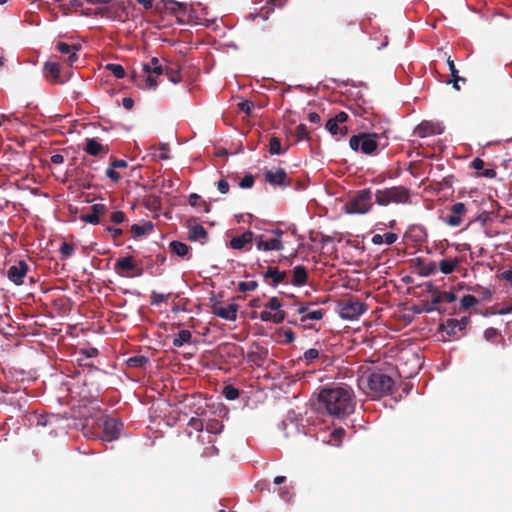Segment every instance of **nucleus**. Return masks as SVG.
Listing matches in <instances>:
<instances>
[{
  "mask_svg": "<svg viewBox=\"0 0 512 512\" xmlns=\"http://www.w3.org/2000/svg\"><path fill=\"white\" fill-rule=\"evenodd\" d=\"M353 391L347 386L323 388L317 398L318 409L334 417H344L354 411Z\"/></svg>",
  "mask_w": 512,
  "mask_h": 512,
  "instance_id": "f257e3e1",
  "label": "nucleus"
},
{
  "mask_svg": "<svg viewBox=\"0 0 512 512\" xmlns=\"http://www.w3.org/2000/svg\"><path fill=\"white\" fill-rule=\"evenodd\" d=\"M307 277V269L301 265L294 267L290 271H280L278 267H269L263 273V278L269 286H277L279 284L302 286L306 284Z\"/></svg>",
  "mask_w": 512,
  "mask_h": 512,
  "instance_id": "f03ea898",
  "label": "nucleus"
},
{
  "mask_svg": "<svg viewBox=\"0 0 512 512\" xmlns=\"http://www.w3.org/2000/svg\"><path fill=\"white\" fill-rule=\"evenodd\" d=\"M336 312L343 320H357L366 310L364 301L352 295L342 296L336 304Z\"/></svg>",
  "mask_w": 512,
  "mask_h": 512,
  "instance_id": "7ed1b4c3",
  "label": "nucleus"
},
{
  "mask_svg": "<svg viewBox=\"0 0 512 512\" xmlns=\"http://www.w3.org/2000/svg\"><path fill=\"white\" fill-rule=\"evenodd\" d=\"M374 197L380 206L407 204L410 202V190L404 186H393L376 190Z\"/></svg>",
  "mask_w": 512,
  "mask_h": 512,
  "instance_id": "20e7f679",
  "label": "nucleus"
},
{
  "mask_svg": "<svg viewBox=\"0 0 512 512\" xmlns=\"http://www.w3.org/2000/svg\"><path fill=\"white\" fill-rule=\"evenodd\" d=\"M373 192L370 188L356 191L346 202L345 211L349 214H366L373 207Z\"/></svg>",
  "mask_w": 512,
  "mask_h": 512,
  "instance_id": "39448f33",
  "label": "nucleus"
},
{
  "mask_svg": "<svg viewBox=\"0 0 512 512\" xmlns=\"http://www.w3.org/2000/svg\"><path fill=\"white\" fill-rule=\"evenodd\" d=\"M418 297H423L426 301V305L422 310H426V313L433 311L444 312L442 308L443 303H452L456 300V295L452 291L445 290H427V293H421Z\"/></svg>",
  "mask_w": 512,
  "mask_h": 512,
  "instance_id": "423d86ee",
  "label": "nucleus"
},
{
  "mask_svg": "<svg viewBox=\"0 0 512 512\" xmlns=\"http://www.w3.org/2000/svg\"><path fill=\"white\" fill-rule=\"evenodd\" d=\"M377 138L378 134L376 133H359L350 138L349 146L356 152L372 155L377 151L379 146Z\"/></svg>",
  "mask_w": 512,
  "mask_h": 512,
  "instance_id": "0eeeda50",
  "label": "nucleus"
},
{
  "mask_svg": "<svg viewBox=\"0 0 512 512\" xmlns=\"http://www.w3.org/2000/svg\"><path fill=\"white\" fill-rule=\"evenodd\" d=\"M368 387L375 396L388 395L393 392L394 380L387 374L374 372L369 375Z\"/></svg>",
  "mask_w": 512,
  "mask_h": 512,
  "instance_id": "6e6552de",
  "label": "nucleus"
},
{
  "mask_svg": "<svg viewBox=\"0 0 512 512\" xmlns=\"http://www.w3.org/2000/svg\"><path fill=\"white\" fill-rule=\"evenodd\" d=\"M155 11L158 13L166 12L175 16L179 23L188 21V4L175 0H161L155 5Z\"/></svg>",
  "mask_w": 512,
  "mask_h": 512,
  "instance_id": "1a4fd4ad",
  "label": "nucleus"
},
{
  "mask_svg": "<svg viewBox=\"0 0 512 512\" xmlns=\"http://www.w3.org/2000/svg\"><path fill=\"white\" fill-rule=\"evenodd\" d=\"M211 311L214 315L228 321H235L237 319L238 304L234 301L224 304L218 300V296L213 292L210 297Z\"/></svg>",
  "mask_w": 512,
  "mask_h": 512,
  "instance_id": "9d476101",
  "label": "nucleus"
},
{
  "mask_svg": "<svg viewBox=\"0 0 512 512\" xmlns=\"http://www.w3.org/2000/svg\"><path fill=\"white\" fill-rule=\"evenodd\" d=\"M165 65H162L157 57H153L149 63L143 64V72L146 74L145 86L150 89H155L158 82L152 74L163 75Z\"/></svg>",
  "mask_w": 512,
  "mask_h": 512,
  "instance_id": "9b49d317",
  "label": "nucleus"
},
{
  "mask_svg": "<svg viewBox=\"0 0 512 512\" xmlns=\"http://www.w3.org/2000/svg\"><path fill=\"white\" fill-rule=\"evenodd\" d=\"M100 421L103 427V439L105 441H114L120 437L123 428L121 421L109 416H103Z\"/></svg>",
  "mask_w": 512,
  "mask_h": 512,
  "instance_id": "f8f14e48",
  "label": "nucleus"
},
{
  "mask_svg": "<svg viewBox=\"0 0 512 512\" xmlns=\"http://www.w3.org/2000/svg\"><path fill=\"white\" fill-rule=\"evenodd\" d=\"M466 212L465 204L457 202L451 206L450 213L444 218V222L451 227H457L462 223L463 216Z\"/></svg>",
  "mask_w": 512,
  "mask_h": 512,
  "instance_id": "ddd939ff",
  "label": "nucleus"
},
{
  "mask_svg": "<svg viewBox=\"0 0 512 512\" xmlns=\"http://www.w3.org/2000/svg\"><path fill=\"white\" fill-rule=\"evenodd\" d=\"M348 120V114L341 111L337 113L334 117L330 118L326 122V129L332 134L336 135L338 133L345 135L347 134V127L346 126H339L340 124L345 123Z\"/></svg>",
  "mask_w": 512,
  "mask_h": 512,
  "instance_id": "4468645a",
  "label": "nucleus"
},
{
  "mask_svg": "<svg viewBox=\"0 0 512 512\" xmlns=\"http://www.w3.org/2000/svg\"><path fill=\"white\" fill-rule=\"evenodd\" d=\"M265 180L273 186L287 187L291 185V180L283 168L277 169L275 172L268 170L264 173Z\"/></svg>",
  "mask_w": 512,
  "mask_h": 512,
  "instance_id": "2eb2a0df",
  "label": "nucleus"
},
{
  "mask_svg": "<svg viewBox=\"0 0 512 512\" xmlns=\"http://www.w3.org/2000/svg\"><path fill=\"white\" fill-rule=\"evenodd\" d=\"M28 269L29 266L25 261H18L8 269L7 276L15 285H21Z\"/></svg>",
  "mask_w": 512,
  "mask_h": 512,
  "instance_id": "dca6fc26",
  "label": "nucleus"
},
{
  "mask_svg": "<svg viewBox=\"0 0 512 512\" xmlns=\"http://www.w3.org/2000/svg\"><path fill=\"white\" fill-rule=\"evenodd\" d=\"M81 46L79 44L70 45L65 42H58L55 45V49L63 55H68L66 62L72 66L77 60L78 55L77 52L80 50Z\"/></svg>",
  "mask_w": 512,
  "mask_h": 512,
  "instance_id": "f3484780",
  "label": "nucleus"
},
{
  "mask_svg": "<svg viewBox=\"0 0 512 512\" xmlns=\"http://www.w3.org/2000/svg\"><path fill=\"white\" fill-rule=\"evenodd\" d=\"M107 211V208L104 204L96 203L90 207V212L81 215V220L93 225H97L100 223V216L104 215Z\"/></svg>",
  "mask_w": 512,
  "mask_h": 512,
  "instance_id": "a211bd4d",
  "label": "nucleus"
},
{
  "mask_svg": "<svg viewBox=\"0 0 512 512\" xmlns=\"http://www.w3.org/2000/svg\"><path fill=\"white\" fill-rule=\"evenodd\" d=\"M442 129L438 124H434L430 121H422L414 129V134L420 138H425L431 135L441 134Z\"/></svg>",
  "mask_w": 512,
  "mask_h": 512,
  "instance_id": "6ab92c4d",
  "label": "nucleus"
},
{
  "mask_svg": "<svg viewBox=\"0 0 512 512\" xmlns=\"http://www.w3.org/2000/svg\"><path fill=\"white\" fill-rule=\"evenodd\" d=\"M256 246L258 250L263 251H281L284 248L282 241L279 238H270L265 240L262 235L256 238Z\"/></svg>",
  "mask_w": 512,
  "mask_h": 512,
  "instance_id": "aec40b11",
  "label": "nucleus"
},
{
  "mask_svg": "<svg viewBox=\"0 0 512 512\" xmlns=\"http://www.w3.org/2000/svg\"><path fill=\"white\" fill-rule=\"evenodd\" d=\"M135 269L136 265L134 263L133 257L131 256L120 258L115 263V270L120 274L131 276L133 275Z\"/></svg>",
  "mask_w": 512,
  "mask_h": 512,
  "instance_id": "412c9836",
  "label": "nucleus"
},
{
  "mask_svg": "<svg viewBox=\"0 0 512 512\" xmlns=\"http://www.w3.org/2000/svg\"><path fill=\"white\" fill-rule=\"evenodd\" d=\"M256 349L247 353V362L260 367L267 358L268 351L255 344Z\"/></svg>",
  "mask_w": 512,
  "mask_h": 512,
  "instance_id": "4be33fe9",
  "label": "nucleus"
},
{
  "mask_svg": "<svg viewBox=\"0 0 512 512\" xmlns=\"http://www.w3.org/2000/svg\"><path fill=\"white\" fill-rule=\"evenodd\" d=\"M253 232L245 231L241 235L235 236L230 240V247L235 250H242L246 245L253 241Z\"/></svg>",
  "mask_w": 512,
  "mask_h": 512,
  "instance_id": "5701e85b",
  "label": "nucleus"
},
{
  "mask_svg": "<svg viewBox=\"0 0 512 512\" xmlns=\"http://www.w3.org/2000/svg\"><path fill=\"white\" fill-rule=\"evenodd\" d=\"M253 318L258 317L263 322H273L275 324H279L284 321L286 317L285 312H272L267 308L259 313V315H253Z\"/></svg>",
  "mask_w": 512,
  "mask_h": 512,
  "instance_id": "b1692460",
  "label": "nucleus"
},
{
  "mask_svg": "<svg viewBox=\"0 0 512 512\" xmlns=\"http://www.w3.org/2000/svg\"><path fill=\"white\" fill-rule=\"evenodd\" d=\"M84 150L91 156H98L101 153H107L108 147L102 145L96 138H88Z\"/></svg>",
  "mask_w": 512,
  "mask_h": 512,
  "instance_id": "393cba45",
  "label": "nucleus"
},
{
  "mask_svg": "<svg viewBox=\"0 0 512 512\" xmlns=\"http://www.w3.org/2000/svg\"><path fill=\"white\" fill-rule=\"evenodd\" d=\"M484 165V161L480 158H475L471 163V166L477 171L478 176L490 179L495 178L497 175L496 170L493 168L484 169Z\"/></svg>",
  "mask_w": 512,
  "mask_h": 512,
  "instance_id": "a878e982",
  "label": "nucleus"
},
{
  "mask_svg": "<svg viewBox=\"0 0 512 512\" xmlns=\"http://www.w3.org/2000/svg\"><path fill=\"white\" fill-rule=\"evenodd\" d=\"M44 76L50 81H58L60 77V65L54 61H47L43 68Z\"/></svg>",
  "mask_w": 512,
  "mask_h": 512,
  "instance_id": "bb28decb",
  "label": "nucleus"
},
{
  "mask_svg": "<svg viewBox=\"0 0 512 512\" xmlns=\"http://www.w3.org/2000/svg\"><path fill=\"white\" fill-rule=\"evenodd\" d=\"M59 420L57 415L54 414H38L34 413L32 421L35 422L36 426H52L55 422Z\"/></svg>",
  "mask_w": 512,
  "mask_h": 512,
  "instance_id": "cd10ccee",
  "label": "nucleus"
},
{
  "mask_svg": "<svg viewBox=\"0 0 512 512\" xmlns=\"http://www.w3.org/2000/svg\"><path fill=\"white\" fill-rule=\"evenodd\" d=\"M405 238L415 243H422L426 239L425 230L420 226H412L406 233Z\"/></svg>",
  "mask_w": 512,
  "mask_h": 512,
  "instance_id": "c85d7f7f",
  "label": "nucleus"
},
{
  "mask_svg": "<svg viewBox=\"0 0 512 512\" xmlns=\"http://www.w3.org/2000/svg\"><path fill=\"white\" fill-rule=\"evenodd\" d=\"M459 259L458 258H449V259H442L440 260L439 264H437V268L443 273V274H450L459 265Z\"/></svg>",
  "mask_w": 512,
  "mask_h": 512,
  "instance_id": "c756f323",
  "label": "nucleus"
},
{
  "mask_svg": "<svg viewBox=\"0 0 512 512\" xmlns=\"http://www.w3.org/2000/svg\"><path fill=\"white\" fill-rule=\"evenodd\" d=\"M192 339V333L189 330H180L173 339L174 347H181L184 344H190Z\"/></svg>",
  "mask_w": 512,
  "mask_h": 512,
  "instance_id": "7c9ffc66",
  "label": "nucleus"
},
{
  "mask_svg": "<svg viewBox=\"0 0 512 512\" xmlns=\"http://www.w3.org/2000/svg\"><path fill=\"white\" fill-rule=\"evenodd\" d=\"M417 262H418L419 273L423 276H428V275L434 274L438 269L436 262L430 261V262L426 263L420 258L417 259Z\"/></svg>",
  "mask_w": 512,
  "mask_h": 512,
  "instance_id": "2f4dec72",
  "label": "nucleus"
},
{
  "mask_svg": "<svg viewBox=\"0 0 512 512\" xmlns=\"http://www.w3.org/2000/svg\"><path fill=\"white\" fill-rule=\"evenodd\" d=\"M447 64H448V66H449V70H450V72H451V76H452V80H451V81H449V83H452V84H453V87H454L456 90H460V87H459L458 83H459L460 81H462V82H464V83H465V82H466V79H465V78H463V77H460V76L458 75V70L456 69L455 64H454V61L451 59V57H448V59H447Z\"/></svg>",
  "mask_w": 512,
  "mask_h": 512,
  "instance_id": "473e14b6",
  "label": "nucleus"
},
{
  "mask_svg": "<svg viewBox=\"0 0 512 512\" xmlns=\"http://www.w3.org/2000/svg\"><path fill=\"white\" fill-rule=\"evenodd\" d=\"M154 229V226L151 222H146L142 225L140 224H133L131 226V232L134 235V237H140L147 233L152 232Z\"/></svg>",
  "mask_w": 512,
  "mask_h": 512,
  "instance_id": "72a5a7b5",
  "label": "nucleus"
},
{
  "mask_svg": "<svg viewBox=\"0 0 512 512\" xmlns=\"http://www.w3.org/2000/svg\"><path fill=\"white\" fill-rule=\"evenodd\" d=\"M458 326H460V322L457 319L449 318L444 324H441L440 330L445 331L449 336H454Z\"/></svg>",
  "mask_w": 512,
  "mask_h": 512,
  "instance_id": "f704fd0d",
  "label": "nucleus"
},
{
  "mask_svg": "<svg viewBox=\"0 0 512 512\" xmlns=\"http://www.w3.org/2000/svg\"><path fill=\"white\" fill-rule=\"evenodd\" d=\"M163 75H166L169 81L174 84H178L182 81V77L179 69H175L169 65H165V71Z\"/></svg>",
  "mask_w": 512,
  "mask_h": 512,
  "instance_id": "c9c22d12",
  "label": "nucleus"
},
{
  "mask_svg": "<svg viewBox=\"0 0 512 512\" xmlns=\"http://www.w3.org/2000/svg\"><path fill=\"white\" fill-rule=\"evenodd\" d=\"M169 247L173 253L181 257L187 255L189 251V247L185 243L176 240L170 242Z\"/></svg>",
  "mask_w": 512,
  "mask_h": 512,
  "instance_id": "e433bc0d",
  "label": "nucleus"
},
{
  "mask_svg": "<svg viewBox=\"0 0 512 512\" xmlns=\"http://www.w3.org/2000/svg\"><path fill=\"white\" fill-rule=\"evenodd\" d=\"M148 363V358L143 355H135L127 359L126 364L131 368H141Z\"/></svg>",
  "mask_w": 512,
  "mask_h": 512,
  "instance_id": "4c0bfd02",
  "label": "nucleus"
},
{
  "mask_svg": "<svg viewBox=\"0 0 512 512\" xmlns=\"http://www.w3.org/2000/svg\"><path fill=\"white\" fill-rule=\"evenodd\" d=\"M207 236L206 229L201 225L193 226L189 231V239L196 241L200 239H204Z\"/></svg>",
  "mask_w": 512,
  "mask_h": 512,
  "instance_id": "58836bf2",
  "label": "nucleus"
},
{
  "mask_svg": "<svg viewBox=\"0 0 512 512\" xmlns=\"http://www.w3.org/2000/svg\"><path fill=\"white\" fill-rule=\"evenodd\" d=\"M205 428L207 432L217 435L223 431L224 425L217 419H210Z\"/></svg>",
  "mask_w": 512,
  "mask_h": 512,
  "instance_id": "ea45409f",
  "label": "nucleus"
},
{
  "mask_svg": "<svg viewBox=\"0 0 512 512\" xmlns=\"http://www.w3.org/2000/svg\"><path fill=\"white\" fill-rule=\"evenodd\" d=\"M269 153L271 155H281L285 150L281 147V140L278 137H271L269 141Z\"/></svg>",
  "mask_w": 512,
  "mask_h": 512,
  "instance_id": "a19ab883",
  "label": "nucleus"
},
{
  "mask_svg": "<svg viewBox=\"0 0 512 512\" xmlns=\"http://www.w3.org/2000/svg\"><path fill=\"white\" fill-rule=\"evenodd\" d=\"M324 316V311L322 309L308 311L307 314H304L300 317V323H306L308 320H321Z\"/></svg>",
  "mask_w": 512,
  "mask_h": 512,
  "instance_id": "79ce46f5",
  "label": "nucleus"
},
{
  "mask_svg": "<svg viewBox=\"0 0 512 512\" xmlns=\"http://www.w3.org/2000/svg\"><path fill=\"white\" fill-rule=\"evenodd\" d=\"M105 69L110 71L117 79H122L126 75L124 67L120 64L109 63L105 66Z\"/></svg>",
  "mask_w": 512,
  "mask_h": 512,
  "instance_id": "37998d69",
  "label": "nucleus"
},
{
  "mask_svg": "<svg viewBox=\"0 0 512 512\" xmlns=\"http://www.w3.org/2000/svg\"><path fill=\"white\" fill-rule=\"evenodd\" d=\"M189 204L193 207L202 205L204 207L203 211L205 213H208L210 211V205L208 203H206L205 201H203L201 199V196L196 193H192L189 196Z\"/></svg>",
  "mask_w": 512,
  "mask_h": 512,
  "instance_id": "c03bdc74",
  "label": "nucleus"
},
{
  "mask_svg": "<svg viewBox=\"0 0 512 512\" xmlns=\"http://www.w3.org/2000/svg\"><path fill=\"white\" fill-rule=\"evenodd\" d=\"M263 306L272 312H285L284 310L281 309L282 302L277 297L270 298L268 302Z\"/></svg>",
  "mask_w": 512,
  "mask_h": 512,
  "instance_id": "a18cd8bd",
  "label": "nucleus"
},
{
  "mask_svg": "<svg viewBox=\"0 0 512 512\" xmlns=\"http://www.w3.org/2000/svg\"><path fill=\"white\" fill-rule=\"evenodd\" d=\"M222 394L227 400H235L240 395L239 390L232 385H226L223 388Z\"/></svg>",
  "mask_w": 512,
  "mask_h": 512,
  "instance_id": "49530a36",
  "label": "nucleus"
},
{
  "mask_svg": "<svg viewBox=\"0 0 512 512\" xmlns=\"http://www.w3.org/2000/svg\"><path fill=\"white\" fill-rule=\"evenodd\" d=\"M294 136L296 138V141H302V140L309 139V131H308L306 125L299 124L295 128Z\"/></svg>",
  "mask_w": 512,
  "mask_h": 512,
  "instance_id": "de8ad7c7",
  "label": "nucleus"
},
{
  "mask_svg": "<svg viewBox=\"0 0 512 512\" xmlns=\"http://www.w3.org/2000/svg\"><path fill=\"white\" fill-rule=\"evenodd\" d=\"M74 245L68 242H63L60 246V254L62 259H67L74 253Z\"/></svg>",
  "mask_w": 512,
  "mask_h": 512,
  "instance_id": "09e8293b",
  "label": "nucleus"
},
{
  "mask_svg": "<svg viewBox=\"0 0 512 512\" xmlns=\"http://www.w3.org/2000/svg\"><path fill=\"white\" fill-rule=\"evenodd\" d=\"M237 106L241 112H244L247 115H251L252 110L254 108V103L249 100H243L239 102Z\"/></svg>",
  "mask_w": 512,
  "mask_h": 512,
  "instance_id": "8fccbe9b",
  "label": "nucleus"
},
{
  "mask_svg": "<svg viewBox=\"0 0 512 512\" xmlns=\"http://www.w3.org/2000/svg\"><path fill=\"white\" fill-rule=\"evenodd\" d=\"M478 303V300L472 295H465L461 299V306L463 309H469Z\"/></svg>",
  "mask_w": 512,
  "mask_h": 512,
  "instance_id": "3c124183",
  "label": "nucleus"
},
{
  "mask_svg": "<svg viewBox=\"0 0 512 512\" xmlns=\"http://www.w3.org/2000/svg\"><path fill=\"white\" fill-rule=\"evenodd\" d=\"M255 183L254 176L251 174L245 175L239 182L240 188L249 189L252 188Z\"/></svg>",
  "mask_w": 512,
  "mask_h": 512,
  "instance_id": "603ef678",
  "label": "nucleus"
},
{
  "mask_svg": "<svg viewBox=\"0 0 512 512\" xmlns=\"http://www.w3.org/2000/svg\"><path fill=\"white\" fill-rule=\"evenodd\" d=\"M171 296V293H168L166 295L153 292L151 297V304L152 305H159L162 302L166 301Z\"/></svg>",
  "mask_w": 512,
  "mask_h": 512,
  "instance_id": "864d4df0",
  "label": "nucleus"
},
{
  "mask_svg": "<svg viewBox=\"0 0 512 512\" xmlns=\"http://www.w3.org/2000/svg\"><path fill=\"white\" fill-rule=\"evenodd\" d=\"M188 426L195 429L198 432H201L204 429L203 421L197 417H192L188 422Z\"/></svg>",
  "mask_w": 512,
  "mask_h": 512,
  "instance_id": "5fc2aeb1",
  "label": "nucleus"
},
{
  "mask_svg": "<svg viewBox=\"0 0 512 512\" xmlns=\"http://www.w3.org/2000/svg\"><path fill=\"white\" fill-rule=\"evenodd\" d=\"M110 220L114 224H121L126 220V215L123 211H114L110 216Z\"/></svg>",
  "mask_w": 512,
  "mask_h": 512,
  "instance_id": "6e6d98bb",
  "label": "nucleus"
},
{
  "mask_svg": "<svg viewBox=\"0 0 512 512\" xmlns=\"http://www.w3.org/2000/svg\"><path fill=\"white\" fill-rule=\"evenodd\" d=\"M219 454V450L215 445H210L206 448H204L202 452V457H213Z\"/></svg>",
  "mask_w": 512,
  "mask_h": 512,
  "instance_id": "4d7b16f0",
  "label": "nucleus"
},
{
  "mask_svg": "<svg viewBox=\"0 0 512 512\" xmlns=\"http://www.w3.org/2000/svg\"><path fill=\"white\" fill-rule=\"evenodd\" d=\"M106 176L115 183L121 179V175L116 171V168H113V166L106 170Z\"/></svg>",
  "mask_w": 512,
  "mask_h": 512,
  "instance_id": "13d9d810",
  "label": "nucleus"
},
{
  "mask_svg": "<svg viewBox=\"0 0 512 512\" xmlns=\"http://www.w3.org/2000/svg\"><path fill=\"white\" fill-rule=\"evenodd\" d=\"M159 150L161 151L159 158L161 160L169 159V145L167 143H160Z\"/></svg>",
  "mask_w": 512,
  "mask_h": 512,
  "instance_id": "bf43d9fd",
  "label": "nucleus"
},
{
  "mask_svg": "<svg viewBox=\"0 0 512 512\" xmlns=\"http://www.w3.org/2000/svg\"><path fill=\"white\" fill-rule=\"evenodd\" d=\"M319 357V351L317 349L311 348L305 351L304 358L308 361H313Z\"/></svg>",
  "mask_w": 512,
  "mask_h": 512,
  "instance_id": "052dcab7",
  "label": "nucleus"
},
{
  "mask_svg": "<svg viewBox=\"0 0 512 512\" xmlns=\"http://www.w3.org/2000/svg\"><path fill=\"white\" fill-rule=\"evenodd\" d=\"M497 336H498V330L493 327L486 329L484 332V337L488 341L494 340Z\"/></svg>",
  "mask_w": 512,
  "mask_h": 512,
  "instance_id": "680f3d73",
  "label": "nucleus"
},
{
  "mask_svg": "<svg viewBox=\"0 0 512 512\" xmlns=\"http://www.w3.org/2000/svg\"><path fill=\"white\" fill-rule=\"evenodd\" d=\"M229 187V183L225 179H220L217 183V189L222 194L228 193Z\"/></svg>",
  "mask_w": 512,
  "mask_h": 512,
  "instance_id": "e2e57ef3",
  "label": "nucleus"
},
{
  "mask_svg": "<svg viewBox=\"0 0 512 512\" xmlns=\"http://www.w3.org/2000/svg\"><path fill=\"white\" fill-rule=\"evenodd\" d=\"M106 231L111 233V236H112L113 240H117L123 234L122 229L114 228V227H111V226H107L106 227Z\"/></svg>",
  "mask_w": 512,
  "mask_h": 512,
  "instance_id": "0e129e2a",
  "label": "nucleus"
},
{
  "mask_svg": "<svg viewBox=\"0 0 512 512\" xmlns=\"http://www.w3.org/2000/svg\"><path fill=\"white\" fill-rule=\"evenodd\" d=\"M499 279L505 280L512 285V270H505L497 274Z\"/></svg>",
  "mask_w": 512,
  "mask_h": 512,
  "instance_id": "69168bd1",
  "label": "nucleus"
},
{
  "mask_svg": "<svg viewBox=\"0 0 512 512\" xmlns=\"http://www.w3.org/2000/svg\"><path fill=\"white\" fill-rule=\"evenodd\" d=\"M383 239L387 245H391L397 241L398 236H397V234L390 232V233L384 234Z\"/></svg>",
  "mask_w": 512,
  "mask_h": 512,
  "instance_id": "338daca9",
  "label": "nucleus"
},
{
  "mask_svg": "<svg viewBox=\"0 0 512 512\" xmlns=\"http://www.w3.org/2000/svg\"><path fill=\"white\" fill-rule=\"evenodd\" d=\"M81 353L84 354L88 358L96 357L99 354L98 349L94 348V347H90L88 349H82Z\"/></svg>",
  "mask_w": 512,
  "mask_h": 512,
  "instance_id": "774afa93",
  "label": "nucleus"
}]
</instances>
